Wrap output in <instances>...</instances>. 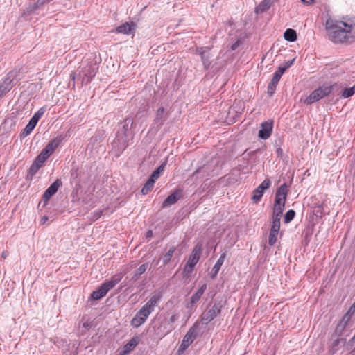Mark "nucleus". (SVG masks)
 Masks as SVG:
<instances>
[{
	"label": "nucleus",
	"mask_w": 355,
	"mask_h": 355,
	"mask_svg": "<svg viewBox=\"0 0 355 355\" xmlns=\"http://www.w3.org/2000/svg\"><path fill=\"white\" fill-rule=\"evenodd\" d=\"M326 29L329 39L334 43H350L355 37V18L353 21H334L328 19Z\"/></svg>",
	"instance_id": "f257e3e1"
},
{
	"label": "nucleus",
	"mask_w": 355,
	"mask_h": 355,
	"mask_svg": "<svg viewBox=\"0 0 355 355\" xmlns=\"http://www.w3.org/2000/svg\"><path fill=\"white\" fill-rule=\"evenodd\" d=\"M133 122L132 119L127 118L123 122L122 127L118 130L112 144L119 153L123 152L128 146L129 141L132 138L130 129Z\"/></svg>",
	"instance_id": "f03ea898"
},
{
	"label": "nucleus",
	"mask_w": 355,
	"mask_h": 355,
	"mask_svg": "<svg viewBox=\"0 0 355 355\" xmlns=\"http://www.w3.org/2000/svg\"><path fill=\"white\" fill-rule=\"evenodd\" d=\"M337 87V84L332 85H323L322 86L313 91L312 93L305 99L304 103L306 104H311L314 102H316L320 99L328 96Z\"/></svg>",
	"instance_id": "7ed1b4c3"
},
{
	"label": "nucleus",
	"mask_w": 355,
	"mask_h": 355,
	"mask_svg": "<svg viewBox=\"0 0 355 355\" xmlns=\"http://www.w3.org/2000/svg\"><path fill=\"white\" fill-rule=\"evenodd\" d=\"M98 67L96 63H89L81 68L79 75L82 78V85L89 83L96 76Z\"/></svg>",
	"instance_id": "20e7f679"
},
{
	"label": "nucleus",
	"mask_w": 355,
	"mask_h": 355,
	"mask_svg": "<svg viewBox=\"0 0 355 355\" xmlns=\"http://www.w3.org/2000/svg\"><path fill=\"white\" fill-rule=\"evenodd\" d=\"M198 324L196 322L187 332L179 347V352H184L197 338L198 334Z\"/></svg>",
	"instance_id": "39448f33"
},
{
	"label": "nucleus",
	"mask_w": 355,
	"mask_h": 355,
	"mask_svg": "<svg viewBox=\"0 0 355 355\" xmlns=\"http://www.w3.org/2000/svg\"><path fill=\"white\" fill-rule=\"evenodd\" d=\"M19 74L20 69L15 68L6 75L3 82L0 83L4 87V91L8 92L16 85Z\"/></svg>",
	"instance_id": "423d86ee"
},
{
	"label": "nucleus",
	"mask_w": 355,
	"mask_h": 355,
	"mask_svg": "<svg viewBox=\"0 0 355 355\" xmlns=\"http://www.w3.org/2000/svg\"><path fill=\"white\" fill-rule=\"evenodd\" d=\"M220 303H214V304L207 311H204L201 315V321L203 324H207L214 318H216L221 312Z\"/></svg>",
	"instance_id": "0eeeda50"
},
{
	"label": "nucleus",
	"mask_w": 355,
	"mask_h": 355,
	"mask_svg": "<svg viewBox=\"0 0 355 355\" xmlns=\"http://www.w3.org/2000/svg\"><path fill=\"white\" fill-rule=\"evenodd\" d=\"M64 138V136L60 135L52 139L42 150L40 155H43V157H45V159L46 160L48 157L54 152L55 149L62 141Z\"/></svg>",
	"instance_id": "6e6552de"
},
{
	"label": "nucleus",
	"mask_w": 355,
	"mask_h": 355,
	"mask_svg": "<svg viewBox=\"0 0 355 355\" xmlns=\"http://www.w3.org/2000/svg\"><path fill=\"white\" fill-rule=\"evenodd\" d=\"M287 194L288 185L286 183H284L276 191L274 205L285 206Z\"/></svg>",
	"instance_id": "1a4fd4ad"
},
{
	"label": "nucleus",
	"mask_w": 355,
	"mask_h": 355,
	"mask_svg": "<svg viewBox=\"0 0 355 355\" xmlns=\"http://www.w3.org/2000/svg\"><path fill=\"white\" fill-rule=\"evenodd\" d=\"M271 184L269 179H265L261 184L254 190L252 200L254 203L258 202L263 196V192L266 189H268Z\"/></svg>",
	"instance_id": "9d476101"
},
{
	"label": "nucleus",
	"mask_w": 355,
	"mask_h": 355,
	"mask_svg": "<svg viewBox=\"0 0 355 355\" xmlns=\"http://www.w3.org/2000/svg\"><path fill=\"white\" fill-rule=\"evenodd\" d=\"M150 314V311H147L143 307L136 313L131 320V324L134 327H139L145 322L148 315Z\"/></svg>",
	"instance_id": "9b49d317"
},
{
	"label": "nucleus",
	"mask_w": 355,
	"mask_h": 355,
	"mask_svg": "<svg viewBox=\"0 0 355 355\" xmlns=\"http://www.w3.org/2000/svg\"><path fill=\"white\" fill-rule=\"evenodd\" d=\"M346 339L345 338H336L329 342L328 351L327 352V355H334L336 354L342 347H343L345 345Z\"/></svg>",
	"instance_id": "f8f14e48"
},
{
	"label": "nucleus",
	"mask_w": 355,
	"mask_h": 355,
	"mask_svg": "<svg viewBox=\"0 0 355 355\" xmlns=\"http://www.w3.org/2000/svg\"><path fill=\"white\" fill-rule=\"evenodd\" d=\"M202 252V243H198L194 246L187 264H189L190 266L195 267L200 259Z\"/></svg>",
	"instance_id": "ddd939ff"
},
{
	"label": "nucleus",
	"mask_w": 355,
	"mask_h": 355,
	"mask_svg": "<svg viewBox=\"0 0 355 355\" xmlns=\"http://www.w3.org/2000/svg\"><path fill=\"white\" fill-rule=\"evenodd\" d=\"M62 181L60 179H57L49 187L42 196V199L45 202L57 192L58 188L62 186Z\"/></svg>",
	"instance_id": "4468645a"
},
{
	"label": "nucleus",
	"mask_w": 355,
	"mask_h": 355,
	"mask_svg": "<svg viewBox=\"0 0 355 355\" xmlns=\"http://www.w3.org/2000/svg\"><path fill=\"white\" fill-rule=\"evenodd\" d=\"M261 128L259 131V137L262 139H267L272 131V121H265L261 123Z\"/></svg>",
	"instance_id": "2eb2a0df"
},
{
	"label": "nucleus",
	"mask_w": 355,
	"mask_h": 355,
	"mask_svg": "<svg viewBox=\"0 0 355 355\" xmlns=\"http://www.w3.org/2000/svg\"><path fill=\"white\" fill-rule=\"evenodd\" d=\"M182 196V191L177 190L170 194L164 201L162 207H168L174 205Z\"/></svg>",
	"instance_id": "dca6fc26"
},
{
	"label": "nucleus",
	"mask_w": 355,
	"mask_h": 355,
	"mask_svg": "<svg viewBox=\"0 0 355 355\" xmlns=\"http://www.w3.org/2000/svg\"><path fill=\"white\" fill-rule=\"evenodd\" d=\"M226 257V253L223 252L221 254L219 259L217 260L216 263L214 266L211 272H210V278L214 279L216 277L217 274L218 273L223 262Z\"/></svg>",
	"instance_id": "f3484780"
},
{
	"label": "nucleus",
	"mask_w": 355,
	"mask_h": 355,
	"mask_svg": "<svg viewBox=\"0 0 355 355\" xmlns=\"http://www.w3.org/2000/svg\"><path fill=\"white\" fill-rule=\"evenodd\" d=\"M207 287V284H205V283L203 284L200 287V288L195 293H193L192 295V296L190 298V302H189L190 304H191V306H193V304H195L196 302H198L200 300V299L201 298L202 295H203V293L206 291Z\"/></svg>",
	"instance_id": "a211bd4d"
},
{
	"label": "nucleus",
	"mask_w": 355,
	"mask_h": 355,
	"mask_svg": "<svg viewBox=\"0 0 355 355\" xmlns=\"http://www.w3.org/2000/svg\"><path fill=\"white\" fill-rule=\"evenodd\" d=\"M281 76L276 72L274 73L273 77L268 86V94L270 96H272L275 93L277 85L281 78Z\"/></svg>",
	"instance_id": "6ab92c4d"
},
{
	"label": "nucleus",
	"mask_w": 355,
	"mask_h": 355,
	"mask_svg": "<svg viewBox=\"0 0 355 355\" xmlns=\"http://www.w3.org/2000/svg\"><path fill=\"white\" fill-rule=\"evenodd\" d=\"M159 299V295H153L142 307L147 311H150V313H151L154 311V308L157 305Z\"/></svg>",
	"instance_id": "aec40b11"
},
{
	"label": "nucleus",
	"mask_w": 355,
	"mask_h": 355,
	"mask_svg": "<svg viewBox=\"0 0 355 355\" xmlns=\"http://www.w3.org/2000/svg\"><path fill=\"white\" fill-rule=\"evenodd\" d=\"M135 24L133 22H125L117 27V32L124 34H130L135 30Z\"/></svg>",
	"instance_id": "412c9836"
},
{
	"label": "nucleus",
	"mask_w": 355,
	"mask_h": 355,
	"mask_svg": "<svg viewBox=\"0 0 355 355\" xmlns=\"http://www.w3.org/2000/svg\"><path fill=\"white\" fill-rule=\"evenodd\" d=\"M272 3V0H263L256 7L255 12L257 13L263 12L270 8Z\"/></svg>",
	"instance_id": "4be33fe9"
},
{
	"label": "nucleus",
	"mask_w": 355,
	"mask_h": 355,
	"mask_svg": "<svg viewBox=\"0 0 355 355\" xmlns=\"http://www.w3.org/2000/svg\"><path fill=\"white\" fill-rule=\"evenodd\" d=\"M106 294V290L101 285L96 291L92 293L90 297L92 300H98L105 296Z\"/></svg>",
	"instance_id": "5701e85b"
},
{
	"label": "nucleus",
	"mask_w": 355,
	"mask_h": 355,
	"mask_svg": "<svg viewBox=\"0 0 355 355\" xmlns=\"http://www.w3.org/2000/svg\"><path fill=\"white\" fill-rule=\"evenodd\" d=\"M139 343V339L137 337L131 338L129 342L124 346V352L128 353L131 352Z\"/></svg>",
	"instance_id": "b1692460"
},
{
	"label": "nucleus",
	"mask_w": 355,
	"mask_h": 355,
	"mask_svg": "<svg viewBox=\"0 0 355 355\" xmlns=\"http://www.w3.org/2000/svg\"><path fill=\"white\" fill-rule=\"evenodd\" d=\"M147 268H148V263H144V264L141 265L134 272V275L132 277V280L133 282H136L139 279V276L146 272V270H147Z\"/></svg>",
	"instance_id": "393cba45"
},
{
	"label": "nucleus",
	"mask_w": 355,
	"mask_h": 355,
	"mask_svg": "<svg viewBox=\"0 0 355 355\" xmlns=\"http://www.w3.org/2000/svg\"><path fill=\"white\" fill-rule=\"evenodd\" d=\"M284 39L288 42H294L297 40L296 31L292 28H288L284 32Z\"/></svg>",
	"instance_id": "a878e982"
},
{
	"label": "nucleus",
	"mask_w": 355,
	"mask_h": 355,
	"mask_svg": "<svg viewBox=\"0 0 355 355\" xmlns=\"http://www.w3.org/2000/svg\"><path fill=\"white\" fill-rule=\"evenodd\" d=\"M294 62L295 58L285 62L283 64L280 65L278 67L277 71H276L275 72L277 73H279L282 76V74L286 71V69L293 64Z\"/></svg>",
	"instance_id": "bb28decb"
},
{
	"label": "nucleus",
	"mask_w": 355,
	"mask_h": 355,
	"mask_svg": "<svg viewBox=\"0 0 355 355\" xmlns=\"http://www.w3.org/2000/svg\"><path fill=\"white\" fill-rule=\"evenodd\" d=\"M355 94V84L349 88L341 89V97L344 98H349Z\"/></svg>",
	"instance_id": "cd10ccee"
},
{
	"label": "nucleus",
	"mask_w": 355,
	"mask_h": 355,
	"mask_svg": "<svg viewBox=\"0 0 355 355\" xmlns=\"http://www.w3.org/2000/svg\"><path fill=\"white\" fill-rule=\"evenodd\" d=\"M155 182V181L149 178V179L147 180V182H146V184H144V187L141 189L142 194H148V192L151 191L152 189L153 188Z\"/></svg>",
	"instance_id": "c85d7f7f"
},
{
	"label": "nucleus",
	"mask_w": 355,
	"mask_h": 355,
	"mask_svg": "<svg viewBox=\"0 0 355 355\" xmlns=\"http://www.w3.org/2000/svg\"><path fill=\"white\" fill-rule=\"evenodd\" d=\"M164 120H165L164 109V107H162L157 110L155 121L157 123H159V125H162L163 124Z\"/></svg>",
	"instance_id": "c756f323"
},
{
	"label": "nucleus",
	"mask_w": 355,
	"mask_h": 355,
	"mask_svg": "<svg viewBox=\"0 0 355 355\" xmlns=\"http://www.w3.org/2000/svg\"><path fill=\"white\" fill-rule=\"evenodd\" d=\"M165 165H166L165 163L161 164L156 170H155L153 172L150 178H151L154 181H155L157 179H158L159 177L160 176V174L164 171Z\"/></svg>",
	"instance_id": "7c9ffc66"
},
{
	"label": "nucleus",
	"mask_w": 355,
	"mask_h": 355,
	"mask_svg": "<svg viewBox=\"0 0 355 355\" xmlns=\"http://www.w3.org/2000/svg\"><path fill=\"white\" fill-rule=\"evenodd\" d=\"M278 234H279L278 231L272 230H270L269 236H268V244L270 246H273L275 244V243L277 240Z\"/></svg>",
	"instance_id": "2f4dec72"
},
{
	"label": "nucleus",
	"mask_w": 355,
	"mask_h": 355,
	"mask_svg": "<svg viewBox=\"0 0 355 355\" xmlns=\"http://www.w3.org/2000/svg\"><path fill=\"white\" fill-rule=\"evenodd\" d=\"M295 211L293 209H290L286 212L284 216V222L285 223H290L295 217Z\"/></svg>",
	"instance_id": "473e14b6"
},
{
	"label": "nucleus",
	"mask_w": 355,
	"mask_h": 355,
	"mask_svg": "<svg viewBox=\"0 0 355 355\" xmlns=\"http://www.w3.org/2000/svg\"><path fill=\"white\" fill-rule=\"evenodd\" d=\"M285 206L274 205L272 217L281 218Z\"/></svg>",
	"instance_id": "72a5a7b5"
},
{
	"label": "nucleus",
	"mask_w": 355,
	"mask_h": 355,
	"mask_svg": "<svg viewBox=\"0 0 355 355\" xmlns=\"http://www.w3.org/2000/svg\"><path fill=\"white\" fill-rule=\"evenodd\" d=\"M270 230L279 231L280 229V220L281 218L277 217H272Z\"/></svg>",
	"instance_id": "f704fd0d"
},
{
	"label": "nucleus",
	"mask_w": 355,
	"mask_h": 355,
	"mask_svg": "<svg viewBox=\"0 0 355 355\" xmlns=\"http://www.w3.org/2000/svg\"><path fill=\"white\" fill-rule=\"evenodd\" d=\"M40 168V167L38 166V164L37 163H33L31 164V166H30L29 169H28V177H31V178H32V177L36 174V173L38 171V170Z\"/></svg>",
	"instance_id": "c9c22d12"
},
{
	"label": "nucleus",
	"mask_w": 355,
	"mask_h": 355,
	"mask_svg": "<svg viewBox=\"0 0 355 355\" xmlns=\"http://www.w3.org/2000/svg\"><path fill=\"white\" fill-rule=\"evenodd\" d=\"M175 251V248H171L169 249V250L164 255V257H163V263H164V265H166L171 260L173 254V252Z\"/></svg>",
	"instance_id": "e433bc0d"
},
{
	"label": "nucleus",
	"mask_w": 355,
	"mask_h": 355,
	"mask_svg": "<svg viewBox=\"0 0 355 355\" xmlns=\"http://www.w3.org/2000/svg\"><path fill=\"white\" fill-rule=\"evenodd\" d=\"M34 128H33L31 125L28 123L24 128V129L22 130V132L20 133V137L24 138L27 137L28 135L31 134V132L33 131Z\"/></svg>",
	"instance_id": "4c0bfd02"
},
{
	"label": "nucleus",
	"mask_w": 355,
	"mask_h": 355,
	"mask_svg": "<svg viewBox=\"0 0 355 355\" xmlns=\"http://www.w3.org/2000/svg\"><path fill=\"white\" fill-rule=\"evenodd\" d=\"M193 268L194 267L190 266L189 264L186 263L183 270V277L184 278H189L193 270Z\"/></svg>",
	"instance_id": "58836bf2"
},
{
	"label": "nucleus",
	"mask_w": 355,
	"mask_h": 355,
	"mask_svg": "<svg viewBox=\"0 0 355 355\" xmlns=\"http://www.w3.org/2000/svg\"><path fill=\"white\" fill-rule=\"evenodd\" d=\"M201 58V61L202 62V64L205 67V69H207L210 64H211V62L209 60V56L206 55V53H205V55H202V56L200 57Z\"/></svg>",
	"instance_id": "ea45409f"
},
{
	"label": "nucleus",
	"mask_w": 355,
	"mask_h": 355,
	"mask_svg": "<svg viewBox=\"0 0 355 355\" xmlns=\"http://www.w3.org/2000/svg\"><path fill=\"white\" fill-rule=\"evenodd\" d=\"M101 286L103 287L104 289L106 290V292L107 293L110 289L114 288L116 285L114 284V283L110 279L108 281H105L103 282Z\"/></svg>",
	"instance_id": "a19ab883"
},
{
	"label": "nucleus",
	"mask_w": 355,
	"mask_h": 355,
	"mask_svg": "<svg viewBox=\"0 0 355 355\" xmlns=\"http://www.w3.org/2000/svg\"><path fill=\"white\" fill-rule=\"evenodd\" d=\"M313 212L317 217H322L323 215L322 205H318L317 206H315Z\"/></svg>",
	"instance_id": "79ce46f5"
},
{
	"label": "nucleus",
	"mask_w": 355,
	"mask_h": 355,
	"mask_svg": "<svg viewBox=\"0 0 355 355\" xmlns=\"http://www.w3.org/2000/svg\"><path fill=\"white\" fill-rule=\"evenodd\" d=\"M346 326L347 325H345L344 323H342L341 322H340L336 327V329H335L336 334L340 336Z\"/></svg>",
	"instance_id": "37998d69"
},
{
	"label": "nucleus",
	"mask_w": 355,
	"mask_h": 355,
	"mask_svg": "<svg viewBox=\"0 0 355 355\" xmlns=\"http://www.w3.org/2000/svg\"><path fill=\"white\" fill-rule=\"evenodd\" d=\"M45 112V109L44 107H41L40 108L37 112L35 113V114L33 116V117L37 120V121H39V120L40 119V118L43 116L44 113Z\"/></svg>",
	"instance_id": "c03bdc74"
},
{
	"label": "nucleus",
	"mask_w": 355,
	"mask_h": 355,
	"mask_svg": "<svg viewBox=\"0 0 355 355\" xmlns=\"http://www.w3.org/2000/svg\"><path fill=\"white\" fill-rule=\"evenodd\" d=\"M45 112V109L44 107H41L40 108L37 112L35 113V114L33 116V117L37 120V121H39V120L40 119V118L43 116L44 113Z\"/></svg>",
	"instance_id": "a18cd8bd"
},
{
	"label": "nucleus",
	"mask_w": 355,
	"mask_h": 355,
	"mask_svg": "<svg viewBox=\"0 0 355 355\" xmlns=\"http://www.w3.org/2000/svg\"><path fill=\"white\" fill-rule=\"evenodd\" d=\"M45 157H43V155H39L33 162V163H37L39 167H42L43 164L45 162Z\"/></svg>",
	"instance_id": "49530a36"
},
{
	"label": "nucleus",
	"mask_w": 355,
	"mask_h": 355,
	"mask_svg": "<svg viewBox=\"0 0 355 355\" xmlns=\"http://www.w3.org/2000/svg\"><path fill=\"white\" fill-rule=\"evenodd\" d=\"M122 278V274L119 273L112 276L110 280L114 283V284L116 285L121 280Z\"/></svg>",
	"instance_id": "de8ad7c7"
},
{
	"label": "nucleus",
	"mask_w": 355,
	"mask_h": 355,
	"mask_svg": "<svg viewBox=\"0 0 355 355\" xmlns=\"http://www.w3.org/2000/svg\"><path fill=\"white\" fill-rule=\"evenodd\" d=\"M104 134L105 132L103 130H99L96 132V133L92 137V139L96 141L101 140V138L104 136Z\"/></svg>",
	"instance_id": "09e8293b"
},
{
	"label": "nucleus",
	"mask_w": 355,
	"mask_h": 355,
	"mask_svg": "<svg viewBox=\"0 0 355 355\" xmlns=\"http://www.w3.org/2000/svg\"><path fill=\"white\" fill-rule=\"evenodd\" d=\"M347 350L355 349V335L349 340L347 344Z\"/></svg>",
	"instance_id": "8fccbe9b"
},
{
	"label": "nucleus",
	"mask_w": 355,
	"mask_h": 355,
	"mask_svg": "<svg viewBox=\"0 0 355 355\" xmlns=\"http://www.w3.org/2000/svg\"><path fill=\"white\" fill-rule=\"evenodd\" d=\"M351 318H352L351 315H349L348 314L345 313L344 315V316L343 317L340 322L342 323H344L345 325H347L348 324V322L350 320Z\"/></svg>",
	"instance_id": "3c124183"
},
{
	"label": "nucleus",
	"mask_w": 355,
	"mask_h": 355,
	"mask_svg": "<svg viewBox=\"0 0 355 355\" xmlns=\"http://www.w3.org/2000/svg\"><path fill=\"white\" fill-rule=\"evenodd\" d=\"M354 313H355V302L352 304V305L349 307V309H348V311H347L346 313L352 317V315H354Z\"/></svg>",
	"instance_id": "603ef678"
},
{
	"label": "nucleus",
	"mask_w": 355,
	"mask_h": 355,
	"mask_svg": "<svg viewBox=\"0 0 355 355\" xmlns=\"http://www.w3.org/2000/svg\"><path fill=\"white\" fill-rule=\"evenodd\" d=\"M196 51L199 53V55L201 57L202 55H205V53H206L207 50H206V49H204L202 47H197Z\"/></svg>",
	"instance_id": "864d4df0"
},
{
	"label": "nucleus",
	"mask_w": 355,
	"mask_h": 355,
	"mask_svg": "<svg viewBox=\"0 0 355 355\" xmlns=\"http://www.w3.org/2000/svg\"><path fill=\"white\" fill-rule=\"evenodd\" d=\"M37 121L35 120L33 117H32L29 122H28V124L31 125L33 128H35L37 123Z\"/></svg>",
	"instance_id": "5fc2aeb1"
},
{
	"label": "nucleus",
	"mask_w": 355,
	"mask_h": 355,
	"mask_svg": "<svg viewBox=\"0 0 355 355\" xmlns=\"http://www.w3.org/2000/svg\"><path fill=\"white\" fill-rule=\"evenodd\" d=\"M7 92L4 91V87L0 84V98L3 97Z\"/></svg>",
	"instance_id": "6e6d98bb"
},
{
	"label": "nucleus",
	"mask_w": 355,
	"mask_h": 355,
	"mask_svg": "<svg viewBox=\"0 0 355 355\" xmlns=\"http://www.w3.org/2000/svg\"><path fill=\"white\" fill-rule=\"evenodd\" d=\"M101 214H102L101 211H96L94 214V218H95V220L98 219L101 217Z\"/></svg>",
	"instance_id": "4d7b16f0"
},
{
	"label": "nucleus",
	"mask_w": 355,
	"mask_h": 355,
	"mask_svg": "<svg viewBox=\"0 0 355 355\" xmlns=\"http://www.w3.org/2000/svg\"><path fill=\"white\" fill-rule=\"evenodd\" d=\"M8 255L9 252L7 250H3L1 253V257L4 259H6L8 257Z\"/></svg>",
	"instance_id": "13d9d810"
},
{
	"label": "nucleus",
	"mask_w": 355,
	"mask_h": 355,
	"mask_svg": "<svg viewBox=\"0 0 355 355\" xmlns=\"http://www.w3.org/2000/svg\"><path fill=\"white\" fill-rule=\"evenodd\" d=\"M45 3H47L46 0H37L35 4L38 7L43 5Z\"/></svg>",
	"instance_id": "bf43d9fd"
},
{
	"label": "nucleus",
	"mask_w": 355,
	"mask_h": 355,
	"mask_svg": "<svg viewBox=\"0 0 355 355\" xmlns=\"http://www.w3.org/2000/svg\"><path fill=\"white\" fill-rule=\"evenodd\" d=\"M48 220V217L46 216H44L43 217L41 218V220H40V223L42 225H44L46 223V222Z\"/></svg>",
	"instance_id": "052dcab7"
},
{
	"label": "nucleus",
	"mask_w": 355,
	"mask_h": 355,
	"mask_svg": "<svg viewBox=\"0 0 355 355\" xmlns=\"http://www.w3.org/2000/svg\"><path fill=\"white\" fill-rule=\"evenodd\" d=\"M277 155L281 157L283 154V150L281 148H278L276 150Z\"/></svg>",
	"instance_id": "680f3d73"
},
{
	"label": "nucleus",
	"mask_w": 355,
	"mask_h": 355,
	"mask_svg": "<svg viewBox=\"0 0 355 355\" xmlns=\"http://www.w3.org/2000/svg\"><path fill=\"white\" fill-rule=\"evenodd\" d=\"M304 3H306L307 5L312 4L314 1V0H301Z\"/></svg>",
	"instance_id": "e2e57ef3"
},
{
	"label": "nucleus",
	"mask_w": 355,
	"mask_h": 355,
	"mask_svg": "<svg viewBox=\"0 0 355 355\" xmlns=\"http://www.w3.org/2000/svg\"><path fill=\"white\" fill-rule=\"evenodd\" d=\"M153 236V232L151 230H148L146 232V237L151 238Z\"/></svg>",
	"instance_id": "0e129e2a"
},
{
	"label": "nucleus",
	"mask_w": 355,
	"mask_h": 355,
	"mask_svg": "<svg viewBox=\"0 0 355 355\" xmlns=\"http://www.w3.org/2000/svg\"><path fill=\"white\" fill-rule=\"evenodd\" d=\"M238 46H239V42H235L231 46L232 50H235Z\"/></svg>",
	"instance_id": "69168bd1"
},
{
	"label": "nucleus",
	"mask_w": 355,
	"mask_h": 355,
	"mask_svg": "<svg viewBox=\"0 0 355 355\" xmlns=\"http://www.w3.org/2000/svg\"><path fill=\"white\" fill-rule=\"evenodd\" d=\"M177 320V318L175 315H172L171 318H170V321L172 322H175Z\"/></svg>",
	"instance_id": "338daca9"
},
{
	"label": "nucleus",
	"mask_w": 355,
	"mask_h": 355,
	"mask_svg": "<svg viewBox=\"0 0 355 355\" xmlns=\"http://www.w3.org/2000/svg\"><path fill=\"white\" fill-rule=\"evenodd\" d=\"M70 77H71V80H75V78H76V73H73V72H72V73H71V75H70Z\"/></svg>",
	"instance_id": "774afa93"
}]
</instances>
